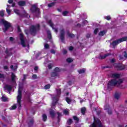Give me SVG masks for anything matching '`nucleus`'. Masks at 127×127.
<instances>
[{
	"mask_svg": "<svg viewBox=\"0 0 127 127\" xmlns=\"http://www.w3.org/2000/svg\"><path fill=\"white\" fill-rule=\"evenodd\" d=\"M123 83V80L121 79H120L119 80H117V79H111L110 81H109L107 84V88L108 90L111 91L113 89L114 87L117 86V85H121Z\"/></svg>",
	"mask_w": 127,
	"mask_h": 127,
	"instance_id": "nucleus-1",
	"label": "nucleus"
},
{
	"mask_svg": "<svg viewBox=\"0 0 127 127\" xmlns=\"http://www.w3.org/2000/svg\"><path fill=\"white\" fill-rule=\"evenodd\" d=\"M21 90H22V87L19 86L18 90V95L17 96V105L18 109L21 108V98H22Z\"/></svg>",
	"mask_w": 127,
	"mask_h": 127,
	"instance_id": "nucleus-2",
	"label": "nucleus"
},
{
	"mask_svg": "<svg viewBox=\"0 0 127 127\" xmlns=\"http://www.w3.org/2000/svg\"><path fill=\"white\" fill-rule=\"evenodd\" d=\"M30 10L32 13H35V16L38 17L40 15V9L35 4L31 5Z\"/></svg>",
	"mask_w": 127,
	"mask_h": 127,
	"instance_id": "nucleus-3",
	"label": "nucleus"
},
{
	"mask_svg": "<svg viewBox=\"0 0 127 127\" xmlns=\"http://www.w3.org/2000/svg\"><path fill=\"white\" fill-rule=\"evenodd\" d=\"M127 41V36L122 37L120 39H117L116 40L114 41L112 43H111V45H112L113 48H115L116 46L120 43H122V42H124V41Z\"/></svg>",
	"mask_w": 127,
	"mask_h": 127,
	"instance_id": "nucleus-4",
	"label": "nucleus"
},
{
	"mask_svg": "<svg viewBox=\"0 0 127 127\" xmlns=\"http://www.w3.org/2000/svg\"><path fill=\"white\" fill-rule=\"evenodd\" d=\"M1 21L4 27V29H3L4 32L7 31L8 29L11 27V24L8 22L7 21L4 20V19H2Z\"/></svg>",
	"mask_w": 127,
	"mask_h": 127,
	"instance_id": "nucleus-5",
	"label": "nucleus"
},
{
	"mask_svg": "<svg viewBox=\"0 0 127 127\" xmlns=\"http://www.w3.org/2000/svg\"><path fill=\"white\" fill-rule=\"evenodd\" d=\"M97 126L98 127H103V124H102V122L100 121L99 119L94 118L93 124H91L90 127H97Z\"/></svg>",
	"mask_w": 127,
	"mask_h": 127,
	"instance_id": "nucleus-6",
	"label": "nucleus"
},
{
	"mask_svg": "<svg viewBox=\"0 0 127 127\" xmlns=\"http://www.w3.org/2000/svg\"><path fill=\"white\" fill-rule=\"evenodd\" d=\"M60 38L62 42H64V40H65V29H62L60 30Z\"/></svg>",
	"mask_w": 127,
	"mask_h": 127,
	"instance_id": "nucleus-7",
	"label": "nucleus"
},
{
	"mask_svg": "<svg viewBox=\"0 0 127 127\" xmlns=\"http://www.w3.org/2000/svg\"><path fill=\"white\" fill-rule=\"evenodd\" d=\"M19 39L21 41V44L23 47H26V45H25V41L24 40V36L23 34L20 33L19 34Z\"/></svg>",
	"mask_w": 127,
	"mask_h": 127,
	"instance_id": "nucleus-8",
	"label": "nucleus"
},
{
	"mask_svg": "<svg viewBox=\"0 0 127 127\" xmlns=\"http://www.w3.org/2000/svg\"><path fill=\"white\" fill-rule=\"evenodd\" d=\"M30 32L31 35H35L37 33V30L36 29V27L34 25H32L30 27Z\"/></svg>",
	"mask_w": 127,
	"mask_h": 127,
	"instance_id": "nucleus-9",
	"label": "nucleus"
},
{
	"mask_svg": "<svg viewBox=\"0 0 127 127\" xmlns=\"http://www.w3.org/2000/svg\"><path fill=\"white\" fill-rule=\"evenodd\" d=\"M48 23L49 24H50V26L52 27V28L53 29H54L55 32H58V29H57V28H54V24H53V23H52V20H49L48 21Z\"/></svg>",
	"mask_w": 127,
	"mask_h": 127,
	"instance_id": "nucleus-10",
	"label": "nucleus"
},
{
	"mask_svg": "<svg viewBox=\"0 0 127 127\" xmlns=\"http://www.w3.org/2000/svg\"><path fill=\"white\" fill-rule=\"evenodd\" d=\"M15 78H16V76H15V74L13 72H12L11 74V81L12 83H16V81H15Z\"/></svg>",
	"mask_w": 127,
	"mask_h": 127,
	"instance_id": "nucleus-11",
	"label": "nucleus"
},
{
	"mask_svg": "<svg viewBox=\"0 0 127 127\" xmlns=\"http://www.w3.org/2000/svg\"><path fill=\"white\" fill-rule=\"evenodd\" d=\"M4 88L5 90H7L8 92H9V93H10V92H11V90H12V87H11L10 85L6 84L4 86Z\"/></svg>",
	"mask_w": 127,
	"mask_h": 127,
	"instance_id": "nucleus-12",
	"label": "nucleus"
},
{
	"mask_svg": "<svg viewBox=\"0 0 127 127\" xmlns=\"http://www.w3.org/2000/svg\"><path fill=\"white\" fill-rule=\"evenodd\" d=\"M110 55H111L110 53H108L104 55V56L100 55L98 58L100 60H103V59H105V58H107V57L110 56Z\"/></svg>",
	"mask_w": 127,
	"mask_h": 127,
	"instance_id": "nucleus-13",
	"label": "nucleus"
},
{
	"mask_svg": "<svg viewBox=\"0 0 127 127\" xmlns=\"http://www.w3.org/2000/svg\"><path fill=\"white\" fill-rule=\"evenodd\" d=\"M18 5H19V6H25L26 5V2L25 1H19L18 2Z\"/></svg>",
	"mask_w": 127,
	"mask_h": 127,
	"instance_id": "nucleus-14",
	"label": "nucleus"
},
{
	"mask_svg": "<svg viewBox=\"0 0 127 127\" xmlns=\"http://www.w3.org/2000/svg\"><path fill=\"white\" fill-rule=\"evenodd\" d=\"M9 51H10V49L8 50V49L6 48L4 52L5 54L7 55V57L9 56H11L12 55V53L9 52Z\"/></svg>",
	"mask_w": 127,
	"mask_h": 127,
	"instance_id": "nucleus-15",
	"label": "nucleus"
},
{
	"mask_svg": "<svg viewBox=\"0 0 127 127\" xmlns=\"http://www.w3.org/2000/svg\"><path fill=\"white\" fill-rule=\"evenodd\" d=\"M116 67L118 68V70H125L126 68V66H125V65H117Z\"/></svg>",
	"mask_w": 127,
	"mask_h": 127,
	"instance_id": "nucleus-16",
	"label": "nucleus"
},
{
	"mask_svg": "<svg viewBox=\"0 0 127 127\" xmlns=\"http://www.w3.org/2000/svg\"><path fill=\"white\" fill-rule=\"evenodd\" d=\"M47 33L48 39H49L50 40L52 39V35H51V32L50 31V30H48L47 31Z\"/></svg>",
	"mask_w": 127,
	"mask_h": 127,
	"instance_id": "nucleus-17",
	"label": "nucleus"
},
{
	"mask_svg": "<svg viewBox=\"0 0 127 127\" xmlns=\"http://www.w3.org/2000/svg\"><path fill=\"white\" fill-rule=\"evenodd\" d=\"M50 115L52 119H54L55 118V112L53 110H50Z\"/></svg>",
	"mask_w": 127,
	"mask_h": 127,
	"instance_id": "nucleus-18",
	"label": "nucleus"
},
{
	"mask_svg": "<svg viewBox=\"0 0 127 127\" xmlns=\"http://www.w3.org/2000/svg\"><path fill=\"white\" fill-rule=\"evenodd\" d=\"M63 69L61 68H59L58 67H56L54 69V72H56V73H59L60 72H61Z\"/></svg>",
	"mask_w": 127,
	"mask_h": 127,
	"instance_id": "nucleus-19",
	"label": "nucleus"
},
{
	"mask_svg": "<svg viewBox=\"0 0 127 127\" xmlns=\"http://www.w3.org/2000/svg\"><path fill=\"white\" fill-rule=\"evenodd\" d=\"M57 115H58V117H57V119H58V123L59 125L60 123V121H61V119H60V117H62V113H60L59 112H58L57 113Z\"/></svg>",
	"mask_w": 127,
	"mask_h": 127,
	"instance_id": "nucleus-20",
	"label": "nucleus"
},
{
	"mask_svg": "<svg viewBox=\"0 0 127 127\" xmlns=\"http://www.w3.org/2000/svg\"><path fill=\"white\" fill-rule=\"evenodd\" d=\"M34 123V121L33 120V119L30 120L29 122L28 123V126L29 127H32V126H33Z\"/></svg>",
	"mask_w": 127,
	"mask_h": 127,
	"instance_id": "nucleus-21",
	"label": "nucleus"
},
{
	"mask_svg": "<svg viewBox=\"0 0 127 127\" xmlns=\"http://www.w3.org/2000/svg\"><path fill=\"white\" fill-rule=\"evenodd\" d=\"M57 94L56 97L59 98V97H60V95H61V89L59 88L57 89Z\"/></svg>",
	"mask_w": 127,
	"mask_h": 127,
	"instance_id": "nucleus-22",
	"label": "nucleus"
},
{
	"mask_svg": "<svg viewBox=\"0 0 127 127\" xmlns=\"http://www.w3.org/2000/svg\"><path fill=\"white\" fill-rule=\"evenodd\" d=\"M67 34L68 37H70V38H74V37H75V35H74V34L70 33V32L69 31H67Z\"/></svg>",
	"mask_w": 127,
	"mask_h": 127,
	"instance_id": "nucleus-23",
	"label": "nucleus"
},
{
	"mask_svg": "<svg viewBox=\"0 0 127 127\" xmlns=\"http://www.w3.org/2000/svg\"><path fill=\"white\" fill-rule=\"evenodd\" d=\"M86 108L85 107H83L81 108V113L82 114V115H85V114H86Z\"/></svg>",
	"mask_w": 127,
	"mask_h": 127,
	"instance_id": "nucleus-24",
	"label": "nucleus"
},
{
	"mask_svg": "<svg viewBox=\"0 0 127 127\" xmlns=\"http://www.w3.org/2000/svg\"><path fill=\"white\" fill-rule=\"evenodd\" d=\"M121 75L118 73H114L112 74L113 78H120Z\"/></svg>",
	"mask_w": 127,
	"mask_h": 127,
	"instance_id": "nucleus-25",
	"label": "nucleus"
},
{
	"mask_svg": "<svg viewBox=\"0 0 127 127\" xmlns=\"http://www.w3.org/2000/svg\"><path fill=\"white\" fill-rule=\"evenodd\" d=\"M23 16H24V17H28V18H29V17H30V16L28 15V13H27V12H26V11H25V10H24L23 12Z\"/></svg>",
	"mask_w": 127,
	"mask_h": 127,
	"instance_id": "nucleus-26",
	"label": "nucleus"
},
{
	"mask_svg": "<svg viewBox=\"0 0 127 127\" xmlns=\"http://www.w3.org/2000/svg\"><path fill=\"white\" fill-rule=\"evenodd\" d=\"M58 101H59V99L57 96H55L53 98V102H54L55 103H58Z\"/></svg>",
	"mask_w": 127,
	"mask_h": 127,
	"instance_id": "nucleus-27",
	"label": "nucleus"
},
{
	"mask_svg": "<svg viewBox=\"0 0 127 127\" xmlns=\"http://www.w3.org/2000/svg\"><path fill=\"white\" fill-rule=\"evenodd\" d=\"M106 32L104 30L100 31L99 33V35L100 36H104V35H105V34H106Z\"/></svg>",
	"mask_w": 127,
	"mask_h": 127,
	"instance_id": "nucleus-28",
	"label": "nucleus"
},
{
	"mask_svg": "<svg viewBox=\"0 0 127 127\" xmlns=\"http://www.w3.org/2000/svg\"><path fill=\"white\" fill-rule=\"evenodd\" d=\"M51 75L52 77H56V76H58V73L54 71V72H52L51 73Z\"/></svg>",
	"mask_w": 127,
	"mask_h": 127,
	"instance_id": "nucleus-29",
	"label": "nucleus"
},
{
	"mask_svg": "<svg viewBox=\"0 0 127 127\" xmlns=\"http://www.w3.org/2000/svg\"><path fill=\"white\" fill-rule=\"evenodd\" d=\"M114 97L115 99H117V100H119L120 99V94L118 92L115 93Z\"/></svg>",
	"mask_w": 127,
	"mask_h": 127,
	"instance_id": "nucleus-30",
	"label": "nucleus"
},
{
	"mask_svg": "<svg viewBox=\"0 0 127 127\" xmlns=\"http://www.w3.org/2000/svg\"><path fill=\"white\" fill-rule=\"evenodd\" d=\"M17 108V106H16V104H14L13 106L11 107L10 108V110H15Z\"/></svg>",
	"mask_w": 127,
	"mask_h": 127,
	"instance_id": "nucleus-31",
	"label": "nucleus"
},
{
	"mask_svg": "<svg viewBox=\"0 0 127 127\" xmlns=\"http://www.w3.org/2000/svg\"><path fill=\"white\" fill-rule=\"evenodd\" d=\"M1 101L2 102H7V98L5 96H2Z\"/></svg>",
	"mask_w": 127,
	"mask_h": 127,
	"instance_id": "nucleus-32",
	"label": "nucleus"
},
{
	"mask_svg": "<svg viewBox=\"0 0 127 127\" xmlns=\"http://www.w3.org/2000/svg\"><path fill=\"white\" fill-rule=\"evenodd\" d=\"M47 120V116H46V114H43V121L44 122H46Z\"/></svg>",
	"mask_w": 127,
	"mask_h": 127,
	"instance_id": "nucleus-33",
	"label": "nucleus"
},
{
	"mask_svg": "<svg viewBox=\"0 0 127 127\" xmlns=\"http://www.w3.org/2000/svg\"><path fill=\"white\" fill-rule=\"evenodd\" d=\"M14 12H15V13L17 14V15H20V13H19V10L17 9H14Z\"/></svg>",
	"mask_w": 127,
	"mask_h": 127,
	"instance_id": "nucleus-34",
	"label": "nucleus"
},
{
	"mask_svg": "<svg viewBox=\"0 0 127 127\" xmlns=\"http://www.w3.org/2000/svg\"><path fill=\"white\" fill-rule=\"evenodd\" d=\"M66 102L67 103V104H70L71 102H72V100L69 97H66L65 98Z\"/></svg>",
	"mask_w": 127,
	"mask_h": 127,
	"instance_id": "nucleus-35",
	"label": "nucleus"
},
{
	"mask_svg": "<svg viewBox=\"0 0 127 127\" xmlns=\"http://www.w3.org/2000/svg\"><path fill=\"white\" fill-rule=\"evenodd\" d=\"M66 62H67V63H72V62H73V60L70 58H68L66 59Z\"/></svg>",
	"mask_w": 127,
	"mask_h": 127,
	"instance_id": "nucleus-36",
	"label": "nucleus"
},
{
	"mask_svg": "<svg viewBox=\"0 0 127 127\" xmlns=\"http://www.w3.org/2000/svg\"><path fill=\"white\" fill-rule=\"evenodd\" d=\"M110 109V105L109 104H106L104 106V110H107Z\"/></svg>",
	"mask_w": 127,
	"mask_h": 127,
	"instance_id": "nucleus-37",
	"label": "nucleus"
},
{
	"mask_svg": "<svg viewBox=\"0 0 127 127\" xmlns=\"http://www.w3.org/2000/svg\"><path fill=\"white\" fill-rule=\"evenodd\" d=\"M51 86V85H50V84H47L44 86V88L46 90H48V89H50V87Z\"/></svg>",
	"mask_w": 127,
	"mask_h": 127,
	"instance_id": "nucleus-38",
	"label": "nucleus"
},
{
	"mask_svg": "<svg viewBox=\"0 0 127 127\" xmlns=\"http://www.w3.org/2000/svg\"><path fill=\"white\" fill-rule=\"evenodd\" d=\"M64 114L65 115V116L69 115V111L66 109L64 110Z\"/></svg>",
	"mask_w": 127,
	"mask_h": 127,
	"instance_id": "nucleus-39",
	"label": "nucleus"
},
{
	"mask_svg": "<svg viewBox=\"0 0 127 127\" xmlns=\"http://www.w3.org/2000/svg\"><path fill=\"white\" fill-rule=\"evenodd\" d=\"M10 69H12V70H14V71H15V70H16L17 69V66H16L15 67H14L13 68V65H11L10 66Z\"/></svg>",
	"mask_w": 127,
	"mask_h": 127,
	"instance_id": "nucleus-40",
	"label": "nucleus"
},
{
	"mask_svg": "<svg viewBox=\"0 0 127 127\" xmlns=\"http://www.w3.org/2000/svg\"><path fill=\"white\" fill-rule=\"evenodd\" d=\"M78 72L79 73V74H83V73H85V69H80L78 70Z\"/></svg>",
	"mask_w": 127,
	"mask_h": 127,
	"instance_id": "nucleus-41",
	"label": "nucleus"
},
{
	"mask_svg": "<svg viewBox=\"0 0 127 127\" xmlns=\"http://www.w3.org/2000/svg\"><path fill=\"white\" fill-rule=\"evenodd\" d=\"M55 4V2H52V3H49L48 4V6H49V7H51L54 6Z\"/></svg>",
	"mask_w": 127,
	"mask_h": 127,
	"instance_id": "nucleus-42",
	"label": "nucleus"
},
{
	"mask_svg": "<svg viewBox=\"0 0 127 127\" xmlns=\"http://www.w3.org/2000/svg\"><path fill=\"white\" fill-rule=\"evenodd\" d=\"M49 47H50V46L48 44H45L44 45V48H45V49H49Z\"/></svg>",
	"mask_w": 127,
	"mask_h": 127,
	"instance_id": "nucleus-43",
	"label": "nucleus"
},
{
	"mask_svg": "<svg viewBox=\"0 0 127 127\" xmlns=\"http://www.w3.org/2000/svg\"><path fill=\"white\" fill-rule=\"evenodd\" d=\"M37 30H39L40 29V25L39 24H37L36 26H35Z\"/></svg>",
	"mask_w": 127,
	"mask_h": 127,
	"instance_id": "nucleus-44",
	"label": "nucleus"
},
{
	"mask_svg": "<svg viewBox=\"0 0 127 127\" xmlns=\"http://www.w3.org/2000/svg\"><path fill=\"white\" fill-rule=\"evenodd\" d=\"M108 113L109 115H112L113 114V111H112V110L111 109H108Z\"/></svg>",
	"mask_w": 127,
	"mask_h": 127,
	"instance_id": "nucleus-45",
	"label": "nucleus"
},
{
	"mask_svg": "<svg viewBox=\"0 0 127 127\" xmlns=\"http://www.w3.org/2000/svg\"><path fill=\"white\" fill-rule=\"evenodd\" d=\"M105 19L107 20H111V16L109 15L104 17Z\"/></svg>",
	"mask_w": 127,
	"mask_h": 127,
	"instance_id": "nucleus-46",
	"label": "nucleus"
},
{
	"mask_svg": "<svg viewBox=\"0 0 127 127\" xmlns=\"http://www.w3.org/2000/svg\"><path fill=\"white\" fill-rule=\"evenodd\" d=\"M67 14H68V11H64V12H63V15L64 16H66V15H67Z\"/></svg>",
	"mask_w": 127,
	"mask_h": 127,
	"instance_id": "nucleus-47",
	"label": "nucleus"
},
{
	"mask_svg": "<svg viewBox=\"0 0 127 127\" xmlns=\"http://www.w3.org/2000/svg\"><path fill=\"white\" fill-rule=\"evenodd\" d=\"M98 30H99V28H96L94 30V34H95V35L98 34Z\"/></svg>",
	"mask_w": 127,
	"mask_h": 127,
	"instance_id": "nucleus-48",
	"label": "nucleus"
},
{
	"mask_svg": "<svg viewBox=\"0 0 127 127\" xmlns=\"http://www.w3.org/2000/svg\"><path fill=\"white\" fill-rule=\"evenodd\" d=\"M67 123H68V125H71V124H72V123H73V121L71 119H68Z\"/></svg>",
	"mask_w": 127,
	"mask_h": 127,
	"instance_id": "nucleus-49",
	"label": "nucleus"
},
{
	"mask_svg": "<svg viewBox=\"0 0 127 127\" xmlns=\"http://www.w3.org/2000/svg\"><path fill=\"white\" fill-rule=\"evenodd\" d=\"M0 16H1L2 17L4 16V13L3 12V11H0Z\"/></svg>",
	"mask_w": 127,
	"mask_h": 127,
	"instance_id": "nucleus-50",
	"label": "nucleus"
},
{
	"mask_svg": "<svg viewBox=\"0 0 127 127\" xmlns=\"http://www.w3.org/2000/svg\"><path fill=\"white\" fill-rule=\"evenodd\" d=\"M73 118L74 121H77V122H79V118H78L77 116H73Z\"/></svg>",
	"mask_w": 127,
	"mask_h": 127,
	"instance_id": "nucleus-51",
	"label": "nucleus"
},
{
	"mask_svg": "<svg viewBox=\"0 0 127 127\" xmlns=\"http://www.w3.org/2000/svg\"><path fill=\"white\" fill-rule=\"evenodd\" d=\"M0 78L4 79V74L0 73Z\"/></svg>",
	"mask_w": 127,
	"mask_h": 127,
	"instance_id": "nucleus-52",
	"label": "nucleus"
},
{
	"mask_svg": "<svg viewBox=\"0 0 127 127\" xmlns=\"http://www.w3.org/2000/svg\"><path fill=\"white\" fill-rule=\"evenodd\" d=\"M107 68H112V66L106 65L102 67V69H107Z\"/></svg>",
	"mask_w": 127,
	"mask_h": 127,
	"instance_id": "nucleus-53",
	"label": "nucleus"
},
{
	"mask_svg": "<svg viewBox=\"0 0 127 127\" xmlns=\"http://www.w3.org/2000/svg\"><path fill=\"white\" fill-rule=\"evenodd\" d=\"M124 57L125 58L127 59V51H124Z\"/></svg>",
	"mask_w": 127,
	"mask_h": 127,
	"instance_id": "nucleus-54",
	"label": "nucleus"
},
{
	"mask_svg": "<svg viewBox=\"0 0 127 127\" xmlns=\"http://www.w3.org/2000/svg\"><path fill=\"white\" fill-rule=\"evenodd\" d=\"M27 101L28 103H31V99H30V97H28L27 98Z\"/></svg>",
	"mask_w": 127,
	"mask_h": 127,
	"instance_id": "nucleus-55",
	"label": "nucleus"
},
{
	"mask_svg": "<svg viewBox=\"0 0 127 127\" xmlns=\"http://www.w3.org/2000/svg\"><path fill=\"white\" fill-rule=\"evenodd\" d=\"M17 30L18 32H21V29H20V27L19 26H17Z\"/></svg>",
	"mask_w": 127,
	"mask_h": 127,
	"instance_id": "nucleus-56",
	"label": "nucleus"
},
{
	"mask_svg": "<svg viewBox=\"0 0 127 127\" xmlns=\"http://www.w3.org/2000/svg\"><path fill=\"white\" fill-rule=\"evenodd\" d=\"M51 53H52V54H55L56 53V52L54 49L51 50Z\"/></svg>",
	"mask_w": 127,
	"mask_h": 127,
	"instance_id": "nucleus-57",
	"label": "nucleus"
},
{
	"mask_svg": "<svg viewBox=\"0 0 127 127\" xmlns=\"http://www.w3.org/2000/svg\"><path fill=\"white\" fill-rule=\"evenodd\" d=\"M37 78V75L36 74H33L32 75V78L33 79H36Z\"/></svg>",
	"mask_w": 127,
	"mask_h": 127,
	"instance_id": "nucleus-58",
	"label": "nucleus"
},
{
	"mask_svg": "<svg viewBox=\"0 0 127 127\" xmlns=\"http://www.w3.org/2000/svg\"><path fill=\"white\" fill-rule=\"evenodd\" d=\"M124 59V57L122 55H119V60H123Z\"/></svg>",
	"mask_w": 127,
	"mask_h": 127,
	"instance_id": "nucleus-59",
	"label": "nucleus"
},
{
	"mask_svg": "<svg viewBox=\"0 0 127 127\" xmlns=\"http://www.w3.org/2000/svg\"><path fill=\"white\" fill-rule=\"evenodd\" d=\"M73 49H74V47H73V46H70L69 47V51H72L73 50Z\"/></svg>",
	"mask_w": 127,
	"mask_h": 127,
	"instance_id": "nucleus-60",
	"label": "nucleus"
},
{
	"mask_svg": "<svg viewBox=\"0 0 127 127\" xmlns=\"http://www.w3.org/2000/svg\"><path fill=\"white\" fill-rule=\"evenodd\" d=\"M6 12L8 13V14H10L11 11L9 9L6 8Z\"/></svg>",
	"mask_w": 127,
	"mask_h": 127,
	"instance_id": "nucleus-61",
	"label": "nucleus"
},
{
	"mask_svg": "<svg viewBox=\"0 0 127 127\" xmlns=\"http://www.w3.org/2000/svg\"><path fill=\"white\" fill-rule=\"evenodd\" d=\"M57 104V102H54L53 101L52 102V106L53 107H55L56 106V104Z\"/></svg>",
	"mask_w": 127,
	"mask_h": 127,
	"instance_id": "nucleus-62",
	"label": "nucleus"
},
{
	"mask_svg": "<svg viewBox=\"0 0 127 127\" xmlns=\"http://www.w3.org/2000/svg\"><path fill=\"white\" fill-rule=\"evenodd\" d=\"M4 70H8V67L6 65L3 66Z\"/></svg>",
	"mask_w": 127,
	"mask_h": 127,
	"instance_id": "nucleus-63",
	"label": "nucleus"
},
{
	"mask_svg": "<svg viewBox=\"0 0 127 127\" xmlns=\"http://www.w3.org/2000/svg\"><path fill=\"white\" fill-rule=\"evenodd\" d=\"M34 70V71H37L38 70V66H35Z\"/></svg>",
	"mask_w": 127,
	"mask_h": 127,
	"instance_id": "nucleus-64",
	"label": "nucleus"
}]
</instances>
